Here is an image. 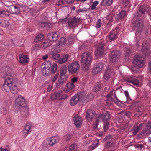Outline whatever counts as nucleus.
Returning <instances> with one entry per match:
<instances>
[{"instance_id":"obj_3","label":"nucleus","mask_w":151,"mask_h":151,"mask_svg":"<svg viewBox=\"0 0 151 151\" xmlns=\"http://www.w3.org/2000/svg\"><path fill=\"white\" fill-rule=\"evenodd\" d=\"M134 17L132 22L133 29L137 32H142L144 29V23L142 19Z\"/></svg>"},{"instance_id":"obj_9","label":"nucleus","mask_w":151,"mask_h":151,"mask_svg":"<svg viewBox=\"0 0 151 151\" xmlns=\"http://www.w3.org/2000/svg\"><path fill=\"white\" fill-rule=\"evenodd\" d=\"M92 57L91 54L88 52H84L81 56V63H91Z\"/></svg>"},{"instance_id":"obj_52","label":"nucleus","mask_w":151,"mask_h":151,"mask_svg":"<svg viewBox=\"0 0 151 151\" xmlns=\"http://www.w3.org/2000/svg\"><path fill=\"white\" fill-rule=\"evenodd\" d=\"M101 24L102 23L101 22V20L99 19L96 22V25L95 27L96 28H99L101 27Z\"/></svg>"},{"instance_id":"obj_1","label":"nucleus","mask_w":151,"mask_h":151,"mask_svg":"<svg viewBox=\"0 0 151 151\" xmlns=\"http://www.w3.org/2000/svg\"><path fill=\"white\" fill-rule=\"evenodd\" d=\"M12 70L10 68H5V70L2 74V76L5 78V81L3 85V89L4 91L7 92L10 90L13 84V80L11 73Z\"/></svg>"},{"instance_id":"obj_6","label":"nucleus","mask_w":151,"mask_h":151,"mask_svg":"<svg viewBox=\"0 0 151 151\" xmlns=\"http://www.w3.org/2000/svg\"><path fill=\"white\" fill-rule=\"evenodd\" d=\"M15 105L17 108H22L23 111L24 110L25 112L27 113L29 109L27 107H26L25 101L24 99L20 95L18 96L15 100Z\"/></svg>"},{"instance_id":"obj_29","label":"nucleus","mask_w":151,"mask_h":151,"mask_svg":"<svg viewBox=\"0 0 151 151\" xmlns=\"http://www.w3.org/2000/svg\"><path fill=\"white\" fill-rule=\"evenodd\" d=\"M110 118V114L107 111L102 114V119L104 122H108L107 121Z\"/></svg>"},{"instance_id":"obj_11","label":"nucleus","mask_w":151,"mask_h":151,"mask_svg":"<svg viewBox=\"0 0 151 151\" xmlns=\"http://www.w3.org/2000/svg\"><path fill=\"white\" fill-rule=\"evenodd\" d=\"M120 55L121 54L119 51H112L109 57V60L112 63L118 60Z\"/></svg>"},{"instance_id":"obj_50","label":"nucleus","mask_w":151,"mask_h":151,"mask_svg":"<svg viewBox=\"0 0 151 151\" xmlns=\"http://www.w3.org/2000/svg\"><path fill=\"white\" fill-rule=\"evenodd\" d=\"M98 4V1H95L93 2L91 6V10L94 9L96 8V6Z\"/></svg>"},{"instance_id":"obj_10","label":"nucleus","mask_w":151,"mask_h":151,"mask_svg":"<svg viewBox=\"0 0 151 151\" xmlns=\"http://www.w3.org/2000/svg\"><path fill=\"white\" fill-rule=\"evenodd\" d=\"M82 95L81 94L79 93L75 95L72 97L70 100V104L72 106H74L81 99L83 101L82 99Z\"/></svg>"},{"instance_id":"obj_41","label":"nucleus","mask_w":151,"mask_h":151,"mask_svg":"<svg viewBox=\"0 0 151 151\" xmlns=\"http://www.w3.org/2000/svg\"><path fill=\"white\" fill-rule=\"evenodd\" d=\"M113 91L110 92L107 96V100L109 101H111L113 100L114 95H113Z\"/></svg>"},{"instance_id":"obj_22","label":"nucleus","mask_w":151,"mask_h":151,"mask_svg":"<svg viewBox=\"0 0 151 151\" xmlns=\"http://www.w3.org/2000/svg\"><path fill=\"white\" fill-rule=\"evenodd\" d=\"M142 128V125L140 124L139 126H134L131 129V131L133 134L134 135H136L139 131Z\"/></svg>"},{"instance_id":"obj_49","label":"nucleus","mask_w":151,"mask_h":151,"mask_svg":"<svg viewBox=\"0 0 151 151\" xmlns=\"http://www.w3.org/2000/svg\"><path fill=\"white\" fill-rule=\"evenodd\" d=\"M104 131H106L108 129V125L109 123L108 122H104Z\"/></svg>"},{"instance_id":"obj_26","label":"nucleus","mask_w":151,"mask_h":151,"mask_svg":"<svg viewBox=\"0 0 151 151\" xmlns=\"http://www.w3.org/2000/svg\"><path fill=\"white\" fill-rule=\"evenodd\" d=\"M126 11L124 10L120 12L119 14H117L115 17L116 20H119L124 17L126 15Z\"/></svg>"},{"instance_id":"obj_43","label":"nucleus","mask_w":151,"mask_h":151,"mask_svg":"<svg viewBox=\"0 0 151 151\" xmlns=\"http://www.w3.org/2000/svg\"><path fill=\"white\" fill-rule=\"evenodd\" d=\"M9 12L4 10L2 11H0V16L2 17L6 16H9Z\"/></svg>"},{"instance_id":"obj_60","label":"nucleus","mask_w":151,"mask_h":151,"mask_svg":"<svg viewBox=\"0 0 151 151\" xmlns=\"http://www.w3.org/2000/svg\"><path fill=\"white\" fill-rule=\"evenodd\" d=\"M123 114L124 115L129 116L131 115V113L129 111H125L123 112Z\"/></svg>"},{"instance_id":"obj_51","label":"nucleus","mask_w":151,"mask_h":151,"mask_svg":"<svg viewBox=\"0 0 151 151\" xmlns=\"http://www.w3.org/2000/svg\"><path fill=\"white\" fill-rule=\"evenodd\" d=\"M71 137V135L69 134H67L64 137V139L66 141L69 140Z\"/></svg>"},{"instance_id":"obj_21","label":"nucleus","mask_w":151,"mask_h":151,"mask_svg":"<svg viewBox=\"0 0 151 151\" xmlns=\"http://www.w3.org/2000/svg\"><path fill=\"white\" fill-rule=\"evenodd\" d=\"M62 92V91H56L51 96V99L53 101L56 99L60 100Z\"/></svg>"},{"instance_id":"obj_14","label":"nucleus","mask_w":151,"mask_h":151,"mask_svg":"<svg viewBox=\"0 0 151 151\" xmlns=\"http://www.w3.org/2000/svg\"><path fill=\"white\" fill-rule=\"evenodd\" d=\"M58 32H52L49 33L47 35L49 40L51 41H54L57 40L58 38Z\"/></svg>"},{"instance_id":"obj_34","label":"nucleus","mask_w":151,"mask_h":151,"mask_svg":"<svg viewBox=\"0 0 151 151\" xmlns=\"http://www.w3.org/2000/svg\"><path fill=\"white\" fill-rule=\"evenodd\" d=\"M67 71V68L65 66L61 67L60 73V76L65 77Z\"/></svg>"},{"instance_id":"obj_54","label":"nucleus","mask_w":151,"mask_h":151,"mask_svg":"<svg viewBox=\"0 0 151 151\" xmlns=\"http://www.w3.org/2000/svg\"><path fill=\"white\" fill-rule=\"evenodd\" d=\"M100 119H102V114H97L96 117V122H98Z\"/></svg>"},{"instance_id":"obj_53","label":"nucleus","mask_w":151,"mask_h":151,"mask_svg":"<svg viewBox=\"0 0 151 151\" xmlns=\"http://www.w3.org/2000/svg\"><path fill=\"white\" fill-rule=\"evenodd\" d=\"M87 11V9L86 8H83L81 9H79L76 10L77 13H79L80 12H86Z\"/></svg>"},{"instance_id":"obj_25","label":"nucleus","mask_w":151,"mask_h":151,"mask_svg":"<svg viewBox=\"0 0 151 151\" xmlns=\"http://www.w3.org/2000/svg\"><path fill=\"white\" fill-rule=\"evenodd\" d=\"M111 73V70L110 68H108L105 71L103 78L105 80H107L110 77Z\"/></svg>"},{"instance_id":"obj_13","label":"nucleus","mask_w":151,"mask_h":151,"mask_svg":"<svg viewBox=\"0 0 151 151\" xmlns=\"http://www.w3.org/2000/svg\"><path fill=\"white\" fill-rule=\"evenodd\" d=\"M149 10V6L146 5L142 6L140 7L137 12L135 14V16H140L142 14H144L145 11Z\"/></svg>"},{"instance_id":"obj_24","label":"nucleus","mask_w":151,"mask_h":151,"mask_svg":"<svg viewBox=\"0 0 151 151\" xmlns=\"http://www.w3.org/2000/svg\"><path fill=\"white\" fill-rule=\"evenodd\" d=\"M9 11L12 13L15 14H18L20 13L19 8L14 5L10 6Z\"/></svg>"},{"instance_id":"obj_23","label":"nucleus","mask_w":151,"mask_h":151,"mask_svg":"<svg viewBox=\"0 0 151 151\" xmlns=\"http://www.w3.org/2000/svg\"><path fill=\"white\" fill-rule=\"evenodd\" d=\"M118 32L116 29L112 30L109 35V38L111 40H114L116 38Z\"/></svg>"},{"instance_id":"obj_35","label":"nucleus","mask_w":151,"mask_h":151,"mask_svg":"<svg viewBox=\"0 0 151 151\" xmlns=\"http://www.w3.org/2000/svg\"><path fill=\"white\" fill-rule=\"evenodd\" d=\"M44 38V35L42 34L38 35L35 38L34 41L36 42H41Z\"/></svg>"},{"instance_id":"obj_48","label":"nucleus","mask_w":151,"mask_h":151,"mask_svg":"<svg viewBox=\"0 0 151 151\" xmlns=\"http://www.w3.org/2000/svg\"><path fill=\"white\" fill-rule=\"evenodd\" d=\"M76 147V145L73 144L71 145L69 148L70 151H75V149Z\"/></svg>"},{"instance_id":"obj_47","label":"nucleus","mask_w":151,"mask_h":151,"mask_svg":"<svg viewBox=\"0 0 151 151\" xmlns=\"http://www.w3.org/2000/svg\"><path fill=\"white\" fill-rule=\"evenodd\" d=\"M2 26L3 27H6L9 26V23L7 20H4L2 23Z\"/></svg>"},{"instance_id":"obj_16","label":"nucleus","mask_w":151,"mask_h":151,"mask_svg":"<svg viewBox=\"0 0 151 151\" xmlns=\"http://www.w3.org/2000/svg\"><path fill=\"white\" fill-rule=\"evenodd\" d=\"M48 145L50 146L53 145L58 142L59 141L58 137L57 136H54L47 139Z\"/></svg>"},{"instance_id":"obj_44","label":"nucleus","mask_w":151,"mask_h":151,"mask_svg":"<svg viewBox=\"0 0 151 151\" xmlns=\"http://www.w3.org/2000/svg\"><path fill=\"white\" fill-rule=\"evenodd\" d=\"M32 127V124L30 123H27L24 127V129L30 132V129L31 127Z\"/></svg>"},{"instance_id":"obj_17","label":"nucleus","mask_w":151,"mask_h":151,"mask_svg":"<svg viewBox=\"0 0 151 151\" xmlns=\"http://www.w3.org/2000/svg\"><path fill=\"white\" fill-rule=\"evenodd\" d=\"M74 124L76 127L79 128L82 124L81 117L78 115H75L73 118Z\"/></svg>"},{"instance_id":"obj_18","label":"nucleus","mask_w":151,"mask_h":151,"mask_svg":"<svg viewBox=\"0 0 151 151\" xmlns=\"http://www.w3.org/2000/svg\"><path fill=\"white\" fill-rule=\"evenodd\" d=\"M95 114L96 113L93 110L91 109H88L86 114V118L88 120H91L94 117Z\"/></svg>"},{"instance_id":"obj_64","label":"nucleus","mask_w":151,"mask_h":151,"mask_svg":"<svg viewBox=\"0 0 151 151\" xmlns=\"http://www.w3.org/2000/svg\"><path fill=\"white\" fill-rule=\"evenodd\" d=\"M53 87L52 85H51L48 86L47 87L46 89L47 91H49Z\"/></svg>"},{"instance_id":"obj_20","label":"nucleus","mask_w":151,"mask_h":151,"mask_svg":"<svg viewBox=\"0 0 151 151\" xmlns=\"http://www.w3.org/2000/svg\"><path fill=\"white\" fill-rule=\"evenodd\" d=\"M20 62L23 64L27 63L29 61V58L27 55L21 54L19 56Z\"/></svg>"},{"instance_id":"obj_59","label":"nucleus","mask_w":151,"mask_h":151,"mask_svg":"<svg viewBox=\"0 0 151 151\" xmlns=\"http://www.w3.org/2000/svg\"><path fill=\"white\" fill-rule=\"evenodd\" d=\"M113 144V142L111 141H108L105 147L106 148H108L111 146Z\"/></svg>"},{"instance_id":"obj_61","label":"nucleus","mask_w":151,"mask_h":151,"mask_svg":"<svg viewBox=\"0 0 151 151\" xmlns=\"http://www.w3.org/2000/svg\"><path fill=\"white\" fill-rule=\"evenodd\" d=\"M147 127V129L149 131H151V122L150 121H149L148 122Z\"/></svg>"},{"instance_id":"obj_46","label":"nucleus","mask_w":151,"mask_h":151,"mask_svg":"<svg viewBox=\"0 0 151 151\" xmlns=\"http://www.w3.org/2000/svg\"><path fill=\"white\" fill-rule=\"evenodd\" d=\"M74 37L73 36H70L68 38V43L69 44H72L73 43L74 39Z\"/></svg>"},{"instance_id":"obj_42","label":"nucleus","mask_w":151,"mask_h":151,"mask_svg":"<svg viewBox=\"0 0 151 151\" xmlns=\"http://www.w3.org/2000/svg\"><path fill=\"white\" fill-rule=\"evenodd\" d=\"M113 101L119 106H121L122 104V102L118 99L116 95L114 96Z\"/></svg>"},{"instance_id":"obj_45","label":"nucleus","mask_w":151,"mask_h":151,"mask_svg":"<svg viewBox=\"0 0 151 151\" xmlns=\"http://www.w3.org/2000/svg\"><path fill=\"white\" fill-rule=\"evenodd\" d=\"M48 145H48L47 139L46 140L44 141L42 144V146L43 148H47Z\"/></svg>"},{"instance_id":"obj_19","label":"nucleus","mask_w":151,"mask_h":151,"mask_svg":"<svg viewBox=\"0 0 151 151\" xmlns=\"http://www.w3.org/2000/svg\"><path fill=\"white\" fill-rule=\"evenodd\" d=\"M145 44L146 45L144 44V43L142 44L143 47L142 49V51L144 56L148 57L150 52V50L146 47L147 45L146 43Z\"/></svg>"},{"instance_id":"obj_39","label":"nucleus","mask_w":151,"mask_h":151,"mask_svg":"<svg viewBox=\"0 0 151 151\" xmlns=\"http://www.w3.org/2000/svg\"><path fill=\"white\" fill-rule=\"evenodd\" d=\"M101 86L100 82H97L95 85L93 91L95 92L99 91L101 89Z\"/></svg>"},{"instance_id":"obj_55","label":"nucleus","mask_w":151,"mask_h":151,"mask_svg":"<svg viewBox=\"0 0 151 151\" xmlns=\"http://www.w3.org/2000/svg\"><path fill=\"white\" fill-rule=\"evenodd\" d=\"M43 47L45 48L48 47L49 45V43H48L47 41H46L43 42L42 44Z\"/></svg>"},{"instance_id":"obj_58","label":"nucleus","mask_w":151,"mask_h":151,"mask_svg":"<svg viewBox=\"0 0 151 151\" xmlns=\"http://www.w3.org/2000/svg\"><path fill=\"white\" fill-rule=\"evenodd\" d=\"M147 131V130H143L142 132H140L139 134V136L141 137H142L145 136V134H147V133L146 132Z\"/></svg>"},{"instance_id":"obj_2","label":"nucleus","mask_w":151,"mask_h":151,"mask_svg":"<svg viewBox=\"0 0 151 151\" xmlns=\"http://www.w3.org/2000/svg\"><path fill=\"white\" fill-rule=\"evenodd\" d=\"M45 63V67L42 69V72L45 76H47L50 74H52L55 73L57 68V65L54 64L52 65L50 62L47 61Z\"/></svg>"},{"instance_id":"obj_15","label":"nucleus","mask_w":151,"mask_h":151,"mask_svg":"<svg viewBox=\"0 0 151 151\" xmlns=\"http://www.w3.org/2000/svg\"><path fill=\"white\" fill-rule=\"evenodd\" d=\"M103 68V64L102 63L100 62L94 66L93 72L97 74L102 70Z\"/></svg>"},{"instance_id":"obj_8","label":"nucleus","mask_w":151,"mask_h":151,"mask_svg":"<svg viewBox=\"0 0 151 151\" xmlns=\"http://www.w3.org/2000/svg\"><path fill=\"white\" fill-rule=\"evenodd\" d=\"M133 63L137 67L138 69L141 67L144 63L142 56L140 55H136L134 58Z\"/></svg>"},{"instance_id":"obj_7","label":"nucleus","mask_w":151,"mask_h":151,"mask_svg":"<svg viewBox=\"0 0 151 151\" xmlns=\"http://www.w3.org/2000/svg\"><path fill=\"white\" fill-rule=\"evenodd\" d=\"M80 68V65L78 62L75 61L69 65L68 70L70 73L73 74L76 73Z\"/></svg>"},{"instance_id":"obj_27","label":"nucleus","mask_w":151,"mask_h":151,"mask_svg":"<svg viewBox=\"0 0 151 151\" xmlns=\"http://www.w3.org/2000/svg\"><path fill=\"white\" fill-rule=\"evenodd\" d=\"M127 82H129L134 85H138L139 84V81L137 79H134L131 78V79L127 78L126 80Z\"/></svg>"},{"instance_id":"obj_40","label":"nucleus","mask_w":151,"mask_h":151,"mask_svg":"<svg viewBox=\"0 0 151 151\" xmlns=\"http://www.w3.org/2000/svg\"><path fill=\"white\" fill-rule=\"evenodd\" d=\"M66 39L65 38L61 37L58 41V43H57V45H64L66 43Z\"/></svg>"},{"instance_id":"obj_33","label":"nucleus","mask_w":151,"mask_h":151,"mask_svg":"<svg viewBox=\"0 0 151 151\" xmlns=\"http://www.w3.org/2000/svg\"><path fill=\"white\" fill-rule=\"evenodd\" d=\"M81 66L83 70L86 71L89 69L90 65L91 63H81Z\"/></svg>"},{"instance_id":"obj_5","label":"nucleus","mask_w":151,"mask_h":151,"mask_svg":"<svg viewBox=\"0 0 151 151\" xmlns=\"http://www.w3.org/2000/svg\"><path fill=\"white\" fill-rule=\"evenodd\" d=\"M80 21V18L76 17L68 19L65 18L62 19L61 22L63 23L65 22L68 25V27L70 28H75L79 24Z\"/></svg>"},{"instance_id":"obj_30","label":"nucleus","mask_w":151,"mask_h":151,"mask_svg":"<svg viewBox=\"0 0 151 151\" xmlns=\"http://www.w3.org/2000/svg\"><path fill=\"white\" fill-rule=\"evenodd\" d=\"M68 59V55H66L61 57L58 61V62L60 64H62L66 62Z\"/></svg>"},{"instance_id":"obj_12","label":"nucleus","mask_w":151,"mask_h":151,"mask_svg":"<svg viewBox=\"0 0 151 151\" xmlns=\"http://www.w3.org/2000/svg\"><path fill=\"white\" fill-rule=\"evenodd\" d=\"M105 46V43L101 42L99 43L96 50L95 52L96 56L102 55L104 53V49Z\"/></svg>"},{"instance_id":"obj_37","label":"nucleus","mask_w":151,"mask_h":151,"mask_svg":"<svg viewBox=\"0 0 151 151\" xmlns=\"http://www.w3.org/2000/svg\"><path fill=\"white\" fill-rule=\"evenodd\" d=\"M50 54L52 55L51 57V59L54 60H58L60 56V54L54 53L53 52H51L50 53Z\"/></svg>"},{"instance_id":"obj_38","label":"nucleus","mask_w":151,"mask_h":151,"mask_svg":"<svg viewBox=\"0 0 151 151\" xmlns=\"http://www.w3.org/2000/svg\"><path fill=\"white\" fill-rule=\"evenodd\" d=\"M99 143L98 140H96L93 142V145L90 146L89 147L90 150H92L95 148L96 147Z\"/></svg>"},{"instance_id":"obj_36","label":"nucleus","mask_w":151,"mask_h":151,"mask_svg":"<svg viewBox=\"0 0 151 151\" xmlns=\"http://www.w3.org/2000/svg\"><path fill=\"white\" fill-rule=\"evenodd\" d=\"M113 3L112 0H103L102 2L101 5L102 6H109Z\"/></svg>"},{"instance_id":"obj_32","label":"nucleus","mask_w":151,"mask_h":151,"mask_svg":"<svg viewBox=\"0 0 151 151\" xmlns=\"http://www.w3.org/2000/svg\"><path fill=\"white\" fill-rule=\"evenodd\" d=\"M66 87V92H68L73 90L74 88L75 85L73 83L69 82L67 83Z\"/></svg>"},{"instance_id":"obj_62","label":"nucleus","mask_w":151,"mask_h":151,"mask_svg":"<svg viewBox=\"0 0 151 151\" xmlns=\"http://www.w3.org/2000/svg\"><path fill=\"white\" fill-rule=\"evenodd\" d=\"M64 4V1L63 0H60L57 3L56 5L58 6H60Z\"/></svg>"},{"instance_id":"obj_31","label":"nucleus","mask_w":151,"mask_h":151,"mask_svg":"<svg viewBox=\"0 0 151 151\" xmlns=\"http://www.w3.org/2000/svg\"><path fill=\"white\" fill-rule=\"evenodd\" d=\"M65 78V77H63V76H60L58 80L59 83H57L56 84V86L57 87H59L60 85H62L63 84L66 80Z\"/></svg>"},{"instance_id":"obj_4","label":"nucleus","mask_w":151,"mask_h":151,"mask_svg":"<svg viewBox=\"0 0 151 151\" xmlns=\"http://www.w3.org/2000/svg\"><path fill=\"white\" fill-rule=\"evenodd\" d=\"M129 107L130 110L134 111V115L137 117L142 115L144 110V106L139 105L137 103H134L130 105Z\"/></svg>"},{"instance_id":"obj_28","label":"nucleus","mask_w":151,"mask_h":151,"mask_svg":"<svg viewBox=\"0 0 151 151\" xmlns=\"http://www.w3.org/2000/svg\"><path fill=\"white\" fill-rule=\"evenodd\" d=\"M10 91L12 93L14 94H16L18 93V88L13 81L12 86H11Z\"/></svg>"},{"instance_id":"obj_63","label":"nucleus","mask_w":151,"mask_h":151,"mask_svg":"<svg viewBox=\"0 0 151 151\" xmlns=\"http://www.w3.org/2000/svg\"><path fill=\"white\" fill-rule=\"evenodd\" d=\"M68 97V96L66 94H63V95H62L61 94V96L60 97V100H62V99L65 100V99H66Z\"/></svg>"},{"instance_id":"obj_56","label":"nucleus","mask_w":151,"mask_h":151,"mask_svg":"<svg viewBox=\"0 0 151 151\" xmlns=\"http://www.w3.org/2000/svg\"><path fill=\"white\" fill-rule=\"evenodd\" d=\"M30 132L28 131H27L25 129H24L22 131L23 135L24 137H26L29 134Z\"/></svg>"},{"instance_id":"obj_57","label":"nucleus","mask_w":151,"mask_h":151,"mask_svg":"<svg viewBox=\"0 0 151 151\" xmlns=\"http://www.w3.org/2000/svg\"><path fill=\"white\" fill-rule=\"evenodd\" d=\"M130 54V50L129 49H127L125 51V56L128 57Z\"/></svg>"}]
</instances>
